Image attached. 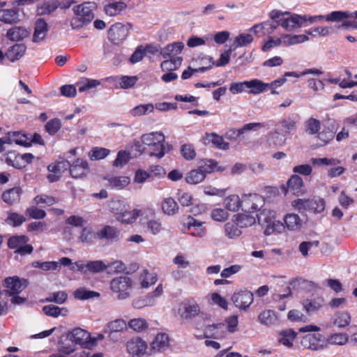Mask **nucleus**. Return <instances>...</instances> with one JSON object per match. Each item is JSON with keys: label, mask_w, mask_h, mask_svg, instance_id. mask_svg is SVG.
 Returning <instances> with one entry per match:
<instances>
[{"label": "nucleus", "mask_w": 357, "mask_h": 357, "mask_svg": "<svg viewBox=\"0 0 357 357\" xmlns=\"http://www.w3.org/2000/svg\"><path fill=\"white\" fill-rule=\"evenodd\" d=\"M48 31V25L42 18H38L35 23L33 42L39 43L45 39Z\"/></svg>", "instance_id": "26"}, {"label": "nucleus", "mask_w": 357, "mask_h": 357, "mask_svg": "<svg viewBox=\"0 0 357 357\" xmlns=\"http://www.w3.org/2000/svg\"><path fill=\"white\" fill-rule=\"evenodd\" d=\"M68 298V294L64 291H55L50 294L48 297L45 298L47 302H54L56 304L61 305L66 302Z\"/></svg>", "instance_id": "61"}, {"label": "nucleus", "mask_w": 357, "mask_h": 357, "mask_svg": "<svg viewBox=\"0 0 357 357\" xmlns=\"http://www.w3.org/2000/svg\"><path fill=\"white\" fill-rule=\"evenodd\" d=\"M351 322V316L347 312H338L335 313L333 324L338 328H344Z\"/></svg>", "instance_id": "50"}, {"label": "nucleus", "mask_w": 357, "mask_h": 357, "mask_svg": "<svg viewBox=\"0 0 357 357\" xmlns=\"http://www.w3.org/2000/svg\"><path fill=\"white\" fill-rule=\"evenodd\" d=\"M231 300L236 307L246 310L253 302V295L249 291H241L233 294Z\"/></svg>", "instance_id": "17"}, {"label": "nucleus", "mask_w": 357, "mask_h": 357, "mask_svg": "<svg viewBox=\"0 0 357 357\" xmlns=\"http://www.w3.org/2000/svg\"><path fill=\"white\" fill-rule=\"evenodd\" d=\"M200 312L199 305L194 301H187L182 303L178 310L180 317L185 319L195 317Z\"/></svg>", "instance_id": "13"}, {"label": "nucleus", "mask_w": 357, "mask_h": 357, "mask_svg": "<svg viewBox=\"0 0 357 357\" xmlns=\"http://www.w3.org/2000/svg\"><path fill=\"white\" fill-rule=\"evenodd\" d=\"M153 109L154 105L151 103H148L135 107L130 110V113L132 116H140L152 112Z\"/></svg>", "instance_id": "56"}, {"label": "nucleus", "mask_w": 357, "mask_h": 357, "mask_svg": "<svg viewBox=\"0 0 357 357\" xmlns=\"http://www.w3.org/2000/svg\"><path fill=\"white\" fill-rule=\"evenodd\" d=\"M120 231L117 228L106 225L96 233V238L99 241H105L107 243H112L119 239Z\"/></svg>", "instance_id": "15"}, {"label": "nucleus", "mask_w": 357, "mask_h": 357, "mask_svg": "<svg viewBox=\"0 0 357 357\" xmlns=\"http://www.w3.org/2000/svg\"><path fill=\"white\" fill-rule=\"evenodd\" d=\"M243 204V199L237 195H230L223 202L225 208L232 212L238 211Z\"/></svg>", "instance_id": "36"}, {"label": "nucleus", "mask_w": 357, "mask_h": 357, "mask_svg": "<svg viewBox=\"0 0 357 357\" xmlns=\"http://www.w3.org/2000/svg\"><path fill=\"white\" fill-rule=\"evenodd\" d=\"M138 280L142 288H148L157 282V276L147 270H142L138 273Z\"/></svg>", "instance_id": "33"}, {"label": "nucleus", "mask_w": 357, "mask_h": 357, "mask_svg": "<svg viewBox=\"0 0 357 357\" xmlns=\"http://www.w3.org/2000/svg\"><path fill=\"white\" fill-rule=\"evenodd\" d=\"M26 47L24 44L17 43L10 47L7 52L6 56L12 62H14L21 58L25 53Z\"/></svg>", "instance_id": "32"}, {"label": "nucleus", "mask_w": 357, "mask_h": 357, "mask_svg": "<svg viewBox=\"0 0 357 357\" xmlns=\"http://www.w3.org/2000/svg\"><path fill=\"white\" fill-rule=\"evenodd\" d=\"M128 326L125 320L116 319L107 323L104 329V333L110 340H114V335L118 333H124L127 331Z\"/></svg>", "instance_id": "16"}, {"label": "nucleus", "mask_w": 357, "mask_h": 357, "mask_svg": "<svg viewBox=\"0 0 357 357\" xmlns=\"http://www.w3.org/2000/svg\"><path fill=\"white\" fill-rule=\"evenodd\" d=\"M128 328L136 332H142L149 327V324L143 318H135L130 319L127 324Z\"/></svg>", "instance_id": "54"}, {"label": "nucleus", "mask_w": 357, "mask_h": 357, "mask_svg": "<svg viewBox=\"0 0 357 357\" xmlns=\"http://www.w3.org/2000/svg\"><path fill=\"white\" fill-rule=\"evenodd\" d=\"M278 342L287 348H291L293 343L297 336L293 329H284L279 332Z\"/></svg>", "instance_id": "28"}, {"label": "nucleus", "mask_w": 357, "mask_h": 357, "mask_svg": "<svg viewBox=\"0 0 357 357\" xmlns=\"http://www.w3.org/2000/svg\"><path fill=\"white\" fill-rule=\"evenodd\" d=\"M107 187L111 189L122 190L129 185L130 179L128 176H111L106 178Z\"/></svg>", "instance_id": "30"}, {"label": "nucleus", "mask_w": 357, "mask_h": 357, "mask_svg": "<svg viewBox=\"0 0 357 357\" xmlns=\"http://www.w3.org/2000/svg\"><path fill=\"white\" fill-rule=\"evenodd\" d=\"M142 142L149 147L150 156L162 158L166 153L165 137L160 132H152L142 136Z\"/></svg>", "instance_id": "2"}, {"label": "nucleus", "mask_w": 357, "mask_h": 357, "mask_svg": "<svg viewBox=\"0 0 357 357\" xmlns=\"http://www.w3.org/2000/svg\"><path fill=\"white\" fill-rule=\"evenodd\" d=\"M141 214L142 211L139 209L135 208L132 211H128L126 208L121 215L117 216L116 220L122 224H132L136 221Z\"/></svg>", "instance_id": "31"}, {"label": "nucleus", "mask_w": 357, "mask_h": 357, "mask_svg": "<svg viewBox=\"0 0 357 357\" xmlns=\"http://www.w3.org/2000/svg\"><path fill=\"white\" fill-rule=\"evenodd\" d=\"M324 301L321 297H317L312 299H306L303 301V305L307 312H313L319 310L324 305Z\"/></svg>", "instance_id": "43"}, {"label": "nucleus", "mask_w": 357, "mask_h": 357, "mask_svg": "<svg viewBox=\"0 0 357 357\" xmlns=\"http://www.w3.org/2000/svg\"><path fill=\"white\" fill-rule=\"evenodd\" d=\"M287 188L284 193L287 195L291 192L294 195H298L301 192L303 185V179L298 175H292L288 180Z\"/></svg>", "instance_id": "29"}, {"label": "nucleus", "mask_w": 357, "mask_h": 357, "mask_svg": "<svg viewBox=\"0 0 357 357\" xmlns=\"http://www.w3.org/2000/svg\"><path fill=\"white\" fill-rule=\"evenodd\" d=\"M126 8V4L123 1H109L105 5L104 10L109 16H116L121 13Z\"/></svg>", "instance_id": "35"}, {"label": "nucleus", "mask_w": 357, "mask_h": 357, "mask_svg": "<svg viewBox=\"0 0 357 357\" xmlns=\"http://www.w3.org/2000/svg\"><path fill=\"white\" fill-rule=\"evenodd\" d=\"M321 121L313 117L309 118L304 123L305 130L310 135L317 134L321 129Z\"/></svg>", "instance_id": "46"}, {"label": "nucleus", "mask_w": 357, "mask_h": 357, "mask_svg": "<svg viewBox=\"0 0 357 357\" xmlns=\"http://www.w3.org/2000/svg\"><path fill=\"white\" fill-rule=\"evenodd\" d=\"M60 6L58 0H48L43 2L38 7L37 12L38 15H49L55 11Z\"/></svg>", "instance_id": "38"}, {"label": "nucleus", "mask_w": 357, "mask_h": 357, "mask_svg": "<svg viewBox=\"0 0 357 357\" xmlns=\"http://www.w3.org/2000/svg\"><path fill=\"white\" fill-rule=\"evenodd\" d=\"M67 334L75 345H79L84 348H89L93 345L90 333L81 328H75Z\"/></svg>", "instance_id": "7"}, {"label": "nucleus", "mask_w": 357, "mask_h": 357, "mask_svg": "<svg viewBox=\"0 0 357 357\" xmlns=\"http://www.w3.org/2000/svg\"><path fill=\"white\" fill-rule=\"evenodd\" d=\"M273 20H275V25L281 26L287 31H292L296 29L302 27L301 25V15L297 14L291 15L290 13H277L275 15L271 16Z\"/></svg>", "instance_id": "4"}, {"label": "nucleus", "mask_w": 357, "mask_h": 357, "mask_svg": "<svg viewBox=\"0 0 357 357\" xmlns=\"http://www.w3.org/2000/svg\"><path fill=\"white\" fill-rule=\"evenodd\" d=\"M147 231L156 235L162 230V225L160 220L151 219L144 223Z\"/></svg>", "instance_id": "62"}, {"label": "nucleus", "mask_w": 357, "mask_h": 357, "mask_svg": "<svg viewBox=\"0 0 357 357\" xmlns=\"http://www.w3.org/2000/svg\"><path fill=\"white\" fill-rule=\"evenodd\" d=\"M110 151L106 148L94 147L89 153V157L93 160H101L107 157Z\"/></svg>", "instance_id": "63"}, {"label": "nucleus", "mask_w": 357, "mask_h": 357, "mask_svg": "<svg viewBox=\"0 0 357 357\" xmlns=\"http://www.w3.org/2000/svg\"><path fill=\"white\" fill-rule=\"evenodd\" d=\"M161 208L164 213L168 215H173L178 213V205L172 197L165 198L161 203Z\"/></svg>", "instance_id": "39"}, {"label": "nucleus", "mask_w": 357, "mask_h": 357, "mask_svg": "<svg viewBox=\"0 0 357 357\" xmlns=\"http://www.w3.org/2000/svg\"><path fill=\"white\" fill-rule=\"evenodd\" d=\"M22 192V189L20 187H14L4 191L1 197L6 204L12 206L20 202Z\"/></svg>", "instance_id": "23"}, {"label": "nucleus", "mask_w": 357, "mask_h": 357, "mask_svg": "<svg viewBox=\"0 0 357 357\" xmlns=\"http://www.w3.org/2000/svg\"><path fill=\"white\" fill-rule=\"evenodd\" d=\"M132 285V280L126 275L116 277L110 282L112 291L116 294V297L120 300H124L130 296Z\"/></svg>", "instance_id": "3"}, {"label": "nucleus", "mask_w": 357, "mask_h": 357, "mask_svg": "<svg viewBox=\"0 0 357 357\" xmlns=\"http://www.w3.org/2000/svg\"><path fill=\"white\" fill-rule=\"evenodd\" d=\"M268 86V84L264 83L262 81L257 79H253L248 81V93L255 95L259 94L264 92V91H266Z\"/></svg>", "instance_id": "42"}, {"label": "nucleus", "mask_w": 357, "mask_h": 357, "mask_svg": "<svg viewBox=\"0 0 357 357\" xmlns=\"http://www.w3.org/2000/svg\"><path fill=\"white\" fill-rule=\"evenodd\" d=\"M0 22L6 24H16L20 22V15L16 8L0 10Z\"/></svg>", "instance_id": "25"}, {"label": "nucleus", "mask_w": 357, "mask_h": 357, "mask_svg": "<svg viewBox=\"0 0 357 357\" xmlns=\"http://www.w3.org/2000/svg\"><path fill=\"white\" fill-rule=\"evenodd\" d=\"M146 342L139 337H133L126 343V350L132 357H141L147 352Z\"/></svg>", "instance_id": "8"}, {"label": "nucleus", "mask_w": 357, "mask_h": 357, "mask_svg": "<svg viewBox=\"0 0 357 357\" xmlns=\"http://www.w3.org/2000/svg\"><path fill=\"white\" fill-rule=\"evenodd\" d=\"M283 38H284L283 45H287V46L298 44V43H303V42H305L309 40L308 36H307L305 34H302V35L285 34L283 36Z\"/></svg>", "instance_id": "53"}, {"label": "nucleus", "mask_w": 357, "mask_h": 357, "mask_svg": "<svg viewBox=\"0 0 357 357\" xmlns=\"http://www.w3.org/2000/svg\"><path fill=\"white\" fill-rule=\"evenodd\" d=\"M339 13H352L349 11H333L326 15H314L315 21H321L325 20L327 22H341V24L337 26V29H347L352 28L357 29V22L352 20V17H340Z\"/></svg>", "instance_id": "5"}, {"label": "nucleus", "mask_w": 357, "mask_h": 357, "mask_svg": "<svg viewBox=\"0 0 357 357\" xmlns=\"http://www.w3.org/2000/svg\"><path fill=\"white\" fill-rule=\"evenodd\" d=\"M276 28L277 25H275V23L266 21L260 24H255L250 29V31H252L256 36L261 37L273 33Z\"/></svg>", "instance_id": "27"}, {"label": "nucleus", "mask_w": 357, "mask_h": 357, "mask_svg": "<svg viewBox=\"0 0 357 357\" xmlns=\"http://www.w3.org/2000/svg\"><path fill=\"white\" fill-rule=\"evenodd\" d=\"M257 321L262 326L271 327L278 323L279 318L274 310H264L258 314Z\"/></svg>", "instance_id": "20"}, {"label": "nucleus", "mask_w": 357, "mask_h": 357, "mask_svg": "<svg viewBox=\"0 0 357 357\" xmlns=\"http://www.w3.org/2000/svg\"><path fill=\"white\" fill-rule=\"evenodd\" d=\"M185 225L189 230H190V234L193 236L203 237L206 232V228L203 226V223L191 216H188Z\"/></svg>", "instance_id": "24"}, {"label": "nucleus", "mask_w": 357, "mask_h": 357, "mask_svg": "<svg viewBox=\"0 0 357 357\" xmlns=\"http://www.w3.org/2000/svg\"><path fill=\"white\" fill-rule=\"evenodd\" d=\"M29 31L22 26L11 28L7 31L6 37L12 41H20L28 37Z\"/></svg>", "instance_id": "34"}, {"label": "nucleus", "mask_w": 357, "mask_h": 357, "mask_svg": "<svg viewBox=\"0 0 357 357\" xmlns=\"http://www.w3.org/2000/svg\"><path fill=\"white\" fill-rule=\"evenodd\" d=\"M301 345L303 349L321 351L327 348L325 337L321 333H309L302 337Z\"/></svg>", "instance_id": "6"}, {"label": "nucleus", "mask_w": 357, "mask_h": 357, "mask_svg": "<svg viewBox=\"0 0 357 357\" xmlns=\"http://www.w3.org/2000/svg\"><path fill=\"white\" fill-rule=\"evenodd\" d=\"M217 167V162L213 160H202L199 162L198 169L206 176L207 174H210L215 171Z\"/></svg>", "instance_id": "57"}, {"label": "nucleus", "mask_w": 357, "mask_h": 357, "mask_svg": "<svg viewBox=\"0 0 357 357\" xmlns=\"http://www.w3.org/2000/svg\"><path fill=\"white\" fill-rule=\"evenodd\" d=\"M8 140L10 143H15L16 144L29 146L31 145L29 138L25 134L20 132H14L12 134L9 133Z\"/></svg>", "instance_id": "49"}, {"label": "nucleus", "mask_w": 357, "mask_h": 357, "mask_svg": "<svg viewBox=\"0 0 357 357\" xmlns=\"http://www.w3.org/2000/svg\"><path fill=\"white\" fill-rule=\"evenodd\" d=\"M206 139L208 142L213 144L220 149L227 150L229 148V143L226 142L222 137L218 135L215 133L207 134Z\"/></svg>", "instance_id": "48"}, {"label": "nucleus", "mask_w": 357, "mask_h": 357, "mask_svg": "<svg viewBox=\"0 0 357 357\" xmlns=\"http://www.w3.org/2000/svg\"><path fill=\"white\" fill-rule=\"evenodd\" d=\"M268 142L275 146H282L285 144V136L278 131H274L268 135Z\"/></svg>", "instance_id": "60"}, {"label": "nucleus", "mask_w": 357, "mask_h": 357, "mask_svg": "<svg viewBox=\"0 0 357 357\" xmlns=\"http://www.w3.org/2000/svg\"><path fill=\"white\" fill-rule=\"evenodd\" d=\"M96 5L94 2H84L73 8L75 16L71 20L73 29H79L89 23L94 17L93 10Z\"/></svg>", "instance_id": "1"}, {"label": "nucleus", "mask_w": 357, "mask_h": 357, "mask_svg": "<svg viewBox=\"0 0 357 357\" xmlns=\"http://www.w3.org/2000/svg\"><path fill=\"white\" fill-rule=\"evenodd\" d=\"M77 271L82 273L88 272L98 273L107 270L106 264L102 260L88 261L86 264L83 261H76Z\"/></svg>", "instance_id": "9"}, {"label": "nucleus", "mask_w": 357, "mask_h": 357, "mask_svg": "<svg viewBox=\"0 0 357 357\" xmlns=\"http://www.w3.org/2000/svg\"><path fill=\"white\" fill-rule=\"evenodd\" d=\"M56 202L57 200L54 197L45 194L37 195L33 199V203L40 206H52Z\"/></svg>", "instance_id": "58"}, {"label": "nucleus", "mask_w": 357, "mask_h": 357, "mask_svg": "<svg viewBox=\"0 0 357 357\" xmlns=\"http://www.w3.org/2000/svg\"><path fill=\"white\" fill-rule=\"evenodd\" d=\"M162 284H159L153 291L148 294L144 297L146 305L148 306L154 305L156 303L158 298L162 294Z\"/></svg>", "instance_id": "59"}, {"label": "nucleus", "mask_w": 357, "mask_h": 357, "mask_svg": "<svg viewBox=\"0 0 357 357\" xmlns=\"http://www.w3.org/2000/svg\"><path fill=\"white\" fill-rule=\"evenodd\" d=\"M334 137V133L330 130H324L317 133L316 145L323 146L328 144Z\"/></svg>", "instance_id": "55"}, {"label": "nucleus", "mask_w": 357, "mask_h": 357, "mask_svg": "<svg viewBox=\"0 0 357 357\" xmlns=\"http://www.w3.org/2000/svg\"><path fill=\"white\" fill-rule=\"evenodd\" d=\"M284 230V224L280 220H273L264 228V234L270 236L274 234H280Z\"/></svg>", "instance_id": "51"}, {"label": "nucleus", "mask_w": 357, "mask_h": 357, "mask_svg": "<svg viewBox=\"0 0 357 357\" xmlns=\"http://www.w3.org/2000/svg\"><path fill=\"white\" fill-rule=\"evenodd\" d=\"M325 208V202L320 197L307 199V211L313 213H321Z\"/></svg>", "instance_id": "47"}, {"label": "nucleus", "mask_w": 357, "mask_h": 357, "mask_svg": "<svg viewBox=\"0 0 357 357\" xmlns=\"http://www.w3.org/2000/svg\"><path fill=\"white\" fill-rule=\"evenodd\" d=\"M136 76H112L107 77L106 81L114 84L116 88L127 89L132 87L137 81Z\"/></svg>", "instance_id": "18"}, {"label": "nucleus", "mask_w": 357, "mask_h": 357, "mask_svg": "<svg viewBox=\"0 0 357 357\" xmlns=\"http://www.w3.org/2000/svg\"><path fill=\"white\" fill-rule=\"evenodd\" d=\"M128 34V28L126 25L116 23L109 29L108 38L113 43L119 44L127 38Z\"/></svg>", "instance_id": "10"}, {"label": "nucleus", "mask_w": 357, "mask_h": 357, "mask_svg": "<svg viewBox=\"0 0 357 357\" xmlns=\"http://www.w3.org/2000/svg\"><path fill=\"white\" fill-rule=\"evenodd\" d=\"M75 343L70 340L68 337V334L66 336L61 337L59 342V350L60 352L64 354H70L75 350Z\"/></svg>", "instance_id": "44"}, {"label": "nucleus", "mask_w": 357, "mask_h": 357, "mask_svg": "<svg viewBox=\"0 0 357 357\" xmlns=\"http://www.w3.org/2000/svg\"><path fill=\"white\" fill-rule=\"evenodd\" d=\"M275 211L268 208H264L257 215L258 222L265 228L267 225H269L273 220L275 219Z\"/></svg>", "instance_id": "40"}, {"label": "nucleus", "mask_w": 357, "mask_h": 357, "mask_svg": "<svg viewBox=\"0 0 357 357\" xmlns=\"http://www.w3.org/2000/svg\"><path fill=\"white\" fill-rule=\"evenodd\" d=\"M349 340V336L346 333H333L326 340V344L344 345Z\"/></svg>", "instance_id": "52"}, {"label": "nucleus", "mask_w": 357, "mask_h": 357, "mask_svg": "<svg viewBox=\"0 0 357 357\" xmlns=\"http://www.w3.org/2000/svg\"><path fill=\"white\" fill-rule=\"evenodd\" d=\"M182 61L183 58L181 56H174L172 59L163 61L160 64V67L162 71L173 72L180 68Z\"/></svg>", "instance_id": "41"}, {"label": "nucleus", "mask_w": 357, "mask_h": 357, "mask_svg": "<svg viewBox=\"0 0 357 357\" xmlns=\"http://www.w3.org/2000/svg\"><path fill=\"white\" fill-rule=\"evenodd\" d=\"M255 222V218L248 214H238L236 218V223L241 228L252 226Z\"/></svg>", "instance_id": "64"}, {"label": "nucleus", "mask_w": 357, "mask_h": 357, "mask_svg": "<svg viewBox=\"0 0 357 357\" xmlns=\"http://www.w3.org/2000/svg\"><path fill=\"white\" fill-rule=\"evenodd\" d=\"M28 282L24 279H21L17 276L8 277L4 280V285L7 289L9 295L19 294L27 286Z\"/></svg>", "instance_id": "11"}, {"label": "nucleus", "mask_w": 357, "mask_h": 357, "mask_svg": "<svg viewBox=\"0 0 357 357\" xmlns=\"http://www.w3.org/2000/svg\"><path fill=\"white\" fill-rule=\"evenodd\" d=\"M169 347V338L165 333H158L150 344L149 355H153L158 352H163Z\"/></svg>", "instance_id": "12"}, {"label": "nucleus", "mask_w": 357, "mask_h": 357, "mask_svg": "<svg viewBox=\"0 0 357 357\" xmlns=\"http://www.w3.org/2000/svg\"><path fill=\"white\" fill-rule=\"evenodd\" d=\"M284 229L289 231L297 232L301 230L303 226V220L298 214L290 213L284 216Z\"/></svg>", "instance_id": "19"}, {"label": "nucleus", "mask_w": 357, "mask_h": 357, "mask_svg": "<svg viewBox=\"0 0 357 357\" xmlns=\"http://www.w3.org/2000/svg\"><path fill=\"white\" fill-rule=\"evenodd\" d=\"M88 172V163L83 159H77L73 165L70 166V173L73 178H82L85 176Z\"/></svg>", "instance_id": "22"}, {"label": "nucleus", "mask_w": 357, "mask_h": 357, "mask_svg": "<svg viewBox=\"0 0 357 357\" xmlns=\"http://www.w3.org/2000/svg\"><path fill=\"white\" fill-rule=\"evenodd\" d=\"M183 48L184 44L182 42H174L161 49L160 54L164 59H172L174 56H178Z\"/></svg>", "instance_id": "21"}, {"label": "nucleus", "mask_w": 357, "mask_h": 357, "mask_svg": "<svg viewBox=\"0 0 357 357\" xmlns=\"http://www.w3.org/2000/svg\"><path fill=\"white\" fill-rule=\"evenodd\" d=\"M43 312L45 315L52 317H66L69 312L66 307H60L54 305H45L43 307Z\"/></svg>", "instance_id": "37"}, {"label": "nucleus", "mask_w": 357, "mask_h": 357, "mask_svg": "<svg viewBox=\"0 0 357 357\" xmlns=\"http://www.w3.org/2000/svg\"><path fill=\"white\" fill-rule=\"evenodd\" d=\"M242 199L245 210L250 212L259 210L264 202L263 197L257 193L243 194Z\"/></svg>", "instance_id": "14"}, {"label": "nucleus", "mask_w": 357, "mask_h": 357, "mask_svg": "<svg viewBox=\"0 0 357 357\" xmlns=\"http://www.w3.org/2000/svg\"><path fill=\"white\" fill-rule=\"evenodd\" d=\"M205 178L204 174L197 168L188 172L185 175V180L188 184L196 185L202 182Z\"/></svg>", "instance_id": "45"}]
</instances>
